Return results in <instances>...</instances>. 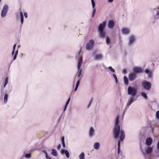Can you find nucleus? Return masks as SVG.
Returning a JSON list of instances; mask_svg holds the SVG:
<instances>
[{
	"instance_id": "f257e3e1",
	"label": "nucleus",
	"mask_w": 159,
	"mask_h": 159,
	"mask_svg": "<svg viewBox=\"0 0 159 159\" xmlns=\"http://www.w3.org/2000/svg\"><path fill=\"white\" fill-rule=\"evenodd\" d=\"M119 116H117L116 119L115 125L113 130V137L115 139H117L119 137L120 139L118 141V147L117 149L118 153L120 152V141H122L125 138V133L124 131L120 129L119 125Z\"/></svg>"
},
{
	"instance_id": "f03ea898",
	"label": "nucleus",
	"mask_w": 159,
	"mask_h": 159,
	"mask_svg": "<svg viewBox=\"0 0 159 159\" xmlns=\"http://www.w3.org/2000/svg\"><path fill=\"white\" fill-rule=\"evenodd\" d=\"M106 25V22L104 21L102 24H100L98 27V31L100 36L101 38H104L105 37V33L104 29Z\"/></svg>"
},
{
	"instance_id": "7ed1b4c3",
	"label": "nucleus",
	"mask_w": 159,
	"mask_h": 159,
	"mask_svg": "<svg viewBox=\"0 0 159 159\" xmlns=\"http://www.w3.org/2000/svg\"><path fill=\"white\" fill-rule=\"evenodd\" d=\"M137 89L136 87L129 86L128 88V94L129 95H131V97H134L137 93Z\"/></svg>"
},
{
	"instance_id": "20e7f679",
	"label": "nucleus",
	"mask_w": 159,
	"mask_h": 159,
	"mask_svg": "<svg viewBox=\"0 0 159 159\" xmlns=\"http://www.w3.org/2000/svg\"><path fill=\"white\" fill-rule=\"evenodd\" d=\"M142 85L144 89L148 90L151 88V84L150 82L144 80L142 82Z\"/></svg>"
},
{
	"instance_id": "39448f33",
	"label": "nucleus",
	"mask_w": 159,
	"mask_h": 159,
	"mask_svg": "<svg viewBox=\"0 0 159 159\" xmlns=\"http://www.w3.org/2000/svg\"><path fill=\"white\" fill-rule=\"evenodd\" d=\"M94 43L93 40L91 39L89 40V42L87 43L86 45V49L87 50H89L92 49Z\"/></svg>"
},
{
	"instance_id": "423d86ee",
	"label": "nucleus",
	"mask_w": 159,
	"mask_h": 159,
	"mask_svg": "<svg viewBox=\"0 0 159 159\" xmlns=\"http://www.w3.org/2000/svg\"><path fill=\"white\" fill-rule=\"evenodd\" d=\"M8 9V6L7 5H4L1 12V16L2 17H4L6 16Z\"/></svg>"
},
{
	"instance_id": "0eeeda50",
	"label": "nucleus",
	"mask_w": 159,
	"mask_h": 159,
	"mask_svg": "<svg viewBox=\"0 0 159 159\" xmlns=\"http://www.w3.org/2000/svg\"><path fill=\"white\" fill-rule=\"evenodd\" d=\"M136 99L134 98V97H130L129 98L128 102L127 103L126 109H127L128 108L131 104Z\"/></svg>"
},
{
	"instance_id": "6e6552de",
	"label": "nucleus",
	"mask_w": 159,
	"mask_h": 159,
	"mask_svg": "<svg viewBox=\"0 0 159 159\" xmlns=\"http://www.w3.org/2000/svg\"><path fill=\"white\" fill-rule=\"evenodd\" d=\"M135 40V37L133 35L130 36L128 39V44L129 46H130L133 44Z\"/></svg>"
},
{
	"instance_id": "1a4fd4ad",
	"label": "nucleus",
	"mask_w": 159,
	"mask_h": 159,
	"mask_svg": "<svg viewBox=\"0 0 159 159\" xmlns=\"http://www.w3.org/2000/svg\"><path fill=\"white\" fill-rule=\"evenodd\" d=\"M159 12V8H156L153 10V16L155 19H157L158 18V13Z\"/></svg>"
},
{
	"instance_id": "9d476101",
	"label": "nucleus",
	"mask_w": 159,
	"mask_h": 159,
	"mask_svg": "<svg viewBox=\"0 0 159 159\" xmlns=\"http://www.w3.org/2000/svg\"><path fill=\"white\" fill-rule=\"evenodd\" d=\"M133 70L134 73L135 74L141 73L142 71V69L138 67H136L133 68Z\"/></svg>"
},
{
	"instance_id": "9b49d317",
	"label": "nucleus",
	"mask_w": 159,
	"mask_h": 159,
	"mask_svg": "<svg viewBox=\"0 0 159 159\" xmlns=\"http://www.w3.org/2000/svg\"><path fill=\"white\" fill-rule=\"evenodd\" d=\"M152 148L151 147H148L146 149L145 151L146 152H143V155L145 156L146 154H150L152 151Z\"/></svg>"
},
{
	"instance_id": "f8f14e48",
	"label": "nucleus",
	"mask_w": 159,
	"mask_h": 159,
	"mask_svg": "<svg viewBox=\"0 0 159 159\" xmlns=\"http://www.w3.org/2000/svg\"><path fill=\"white\" fill-rule=\"evenodd\" d=\"M91 2L92 5L93 7V9L92 16L93 17L94 15L95 14L96 9L95 8H94L95 7V2L94 1L95 0H91Z\"/></svg>"
},
{
	"instance_id": "ddd939ff",
	"label": "nucleus",
	"mask_w": 159,
	"mask_h": 159,
	"mask_svg": "<svg viewBox=\"0 0 159 159\" xmlns=\"http://www.w3.org/2000/svg\"><path fill=\"white\" fill-rule=\"evenodd\" d=\"M152 142V139L150 137L147 138L146 140V144L148 146H150Z\"/></svg>"
},
{
	"instance_id": "4468645a",
	"label": "nucleus",
	"mask_w": 159,
	"mask_h": 159,
	"mask_svg": "<svg viewBox=\"0 0 159 159\" xmlns=\"http://www.w3.org/2000/svg\"><path fill=\"white\" fill-rule=\"evenodd\" d=\"M114 26V22L113 20H109L108 24V27L110 29H112L113 28Z\"/></svg>"
},
{
	"instance_id": "2eb2a0df",
	"label": "nucleus",
	"mask_w": 159,
	"mask_h": 159,
	"mask_svg": "<svg viewBox=\"0 0 159 159\" xmlns=\"http://www.w3.org/2000/svg\"><path fill=\"white\" fill-rule=\"evenodd\" d=\"M136 78V75L134 73H130L129 76V79L130 81L134 80Z\"/></svg>"
},
{
	"instance_id": "dca6fc26",
	"label": "nucleus",
	"mask_w": 159,
	"mask_h": 159,
	"mask_svg": "<svg viewBox=\"0 0 159 159\" xmlns=\"http://www.w3.org/2000/svg\"><path fill=\"white\" fill-rule=\"evenodd\" d=\"M94 130L92 127H90L89 131V136L92 137L94 135Z\"/></svg>"
},
{
	"instance_id": "f3484780",
	"label": "nucleus",
	"mask_w": 159,
	"mask_h": 159,
	"mask_svg": "<svg viewBox=\"0 0 159 159\" xmlns=\"http://www.w3.org/2000/svg\"><path fill=\"white\" fill-rule=\"evenodd\" d=\"M60 152L62 154H63L64 152L67 158H69L70 156L69 153L67 150H61Z\"/></svg>"
},
{
	"instance_id": "a211bd4d",
	"label": "nucleus",
	"mask_w": 159,
	"mask_h": 159,
	"mask_svg": "<svg viewBox=\"0 0 159 159\" xmlns=\"http://www.w3.org/2000/svg\"><path fill=\"white\" fill-rule=\"evenodd\" d=\"M94 59L96 60H99L102 59V55L101 54H97L94 56Z\"/></svg>"
},
{
	"instance_id": "6ab92c4d",
	"label": "nucleus",
	"mask_w": 159,
	"mask_h": 159,
	"mask_svg": "<svg viewBox=\"0 0 159 159\" xmlns=\"http://www.w3.org/2000/svg\"><path fill=\"white\" fill-rule=\"evenodd\" d=\"M144 72L145 73L148 75V77L151 78L152 76V72L150 70L148 69H146Z\"/></svg>"
},
{
	"instance_id": "aec40b11",
	"label": "nucleus",
	"mask_w": 159,
	"mask_h": 159,
	"mask_svg": "<svg viewBox=\"0 0 159 159\" xmlns=\"http://www.w3.org/2000/svg\"><path fill=\"white\" fill-rule=\"evenodd\" d=\"M129 32V30L127 28H124L122 30V33L123 34H127Z\"/></svg>"
},
{
	"instance_id": "412c9836",
	"label": "nucleus",
	"mask_w": 159,
	"mask_h": 159,
	"mask_svg": "<svg viewBox=\"0 0 159 159\" xmlns=\"http://www.w3.org/2000/svg\"><path fill=\"white\" fill-rule=\"evenodd\" d=\"M100 146V144L96 142L94 143L93 147L96 150L99 149Z\"/></svg>"
},
{
	"instance_id": "4be33fe9",
	"label": "nucleus",
	"mask_w": 159,
	"mask_h": 159,
	"mask_svg": "<svg viewBox=\"0 0 159 159\" xmlns=\"http://www.w3.org/2000/svg\"><path fill=\"white\" fill-rule=\"evenodd\" d=\"M52 154L55 156H56L57 155L58 153L57 151L54 149H53L52 150Z\"/></svg>"
},
{
	"instance_id": "5701e85b",
	"label": "nucleus",
	"mask_w": 159,
	"mask_h": 159,
	"mask_svg": "<svg viewBox=\"0 0 159 159\" xmlns=\"http://www.w3.org/2000/svg\"><path fill=\"white\" fill-rule=\"evenodd\" d=\"M84 152H82L79 156V159H84Z\"/></svg>"
},
{
	"instance_id": "b1692460",
	"label": "nucleus",
	"mask_w": 159,
	"mask_h": 159,
	"mask_svg": "<svg viewBox=\"0 0 159 159\" xmlns=\"http://www.w3.org/2000/svg\"><path fill=\"white\" fill-rule=\"evenodd\" d=\"M123 79L125 84L126 85L128 84V80L126 76H124Z\"/></svg>"
},
{
	"instance_id": "393cba45",
	"label": "nucleus",
	"mask_w": 159,
	"mask_h": 159,
	"mask_svg": "<svg viewBox=\"0 0 159 159\" xmlns=\"http://www.w3.org/2000/svg\"><path fill=\"white\" fill-rule=\"evenodd\" d=\"M70 98H69L68 100H67L66 103V104H65V107H64V111H65V110L66 109V107H67V106L68 105V104L69 102L70 101Z\"/></svg>"
},
{
	"instance_id": "a878e982",
	"label": "nucleus",
	"mask_w": 159,
	"mask_h": 159,
	"mask_svg": "<svg viewBox=\"0 0 159 159\" xmlns=\"http://www.w3.org/2000/svg\"><path fill=\"white\" fill-rule=\"evenodd\" d=\"M141 95L145 99H147V96L146 94L144 92H142L141 93Z\"/></svg>"
},
{
	"instance_id": "bb28decb",
	"label": "nucleus",
	"mask_w": 159,
	"mask_h": 159,
	"mask_svg": "<svg viewBox=\"0 0 159 159\" xmlns=\"http://www.w3.org/2000/svg\"><path fill=\"white\" fill-rule=\"evenodd\" d=\"M8 99V95L7 94H6L4 97V102L6 104L7 101Z\"/></svg>"
},
{
	"instance_id": "cd10ccee",
	"label": "nucleus",
	"mask_w": 159,
	"mask_h": 159,
	"mask_svg": "<svg viewBox=\"0 0 159 159\" xmlns=\"http://www.w3.org/2000/svg\"><path fill=\"white\" fill-rule=\"evenodd\" d=\"M81 61H78V70H80V67L81 66V64H82Z\"/></svg>"
},
{
	"instance_id": "c85d7f7f",
	"label": "nucleus",
	"mask_w": 159,
	"mask_h": 159,
	"mask_svg": "<svg viewBox=\"0 0 159 159\" xmlns=\"http://www.w3.org/2000/svg\"><path fill=\"white\" fill-rule=\"evenodd\" d=\"M106 43L107 44L109 45L110 43V39L108 37H107L106 38Z\"/></svg>"
},
{
	"instance_id": "c756f323",
	"label": "nucleus",
	"mask_w": 159,
	"mask_h": 159,
	"mask_svg": "<svg viewBox=\"0 0 159 159\" xmlns=\"http://www.w3.org/2000/svg\"><path fill=\"white\" fill-rule=\"evenodd\" d=\"M25 157L27 158H30L31 157V154L30 153H26L25 154Z\"/></svg>"
},
{
	"instance_id": "7c9ffc66",
	"label": "nucleus",
	"mask_w": 159,
	"mask_h": 159,
	"mask_svg": "<svg viewBox=\"0 0 159 159\" xmlns=\"http://www.w3.org/2000/svg\"><path fill=\"white\" fill-rule=\"evenodd\" d=\"M108 69L112 72L115 73V71L112 68L111 66H110L108 68Z\"/></svg>"
},
{
	"instance_id": "2f4dec72",
	"label": "nucleus",
	"mask_w": 159,
	"mask_h": 159,
	"mask_svg": "<svg viewBox=\"0 0 159 159\" xmlns=\"http://www.w3.org/2000/svg\"><path fill=\"white\" fill-rule=\"evenodd\" d=\"M8 78L7 77L5 79V82L4 83V88H5V87L6 86L8 82Z\"/></svg>"
},
{
	"instance_id": "473e14b6",
	"label": "nucleus",
	"mask_w": 159,
	"mask_h": 159,
	"mask_svg": "<svg viewBox=\"0 0 159 159\" xmlns=\"http://www.w3.org/2000/svg\"><path fill=\"white\" fill-rule=\"evenodd\" d=\"M79 70V72L78 73L77 77H79L80 76V75L81 74V73L82 69L80 68V70Z\"/></svg>"
},
{
	"instance_id": "72a5a7b5",
	"label": "nucleus",
	"mask_w": 159,
	"mask_h": 159,
	"mask_svg": "<svg viewBox=\"0 0 159 159\" xmlns=\"http://www.w3.org/2000/svg\"><path fill=\"white\" fill-rule=\"evenodd\" d=\"M113 76L114 78L115 79V81H116V82L117 83H118V80H117V77L116 76V75L114 74L113 75Z\"/></svg>"
},
{
	"instance_id": "f704fd0d",
	"label": "nucleus",
	"mask_w": 159,
	"mask_h": 159,
	"mask_svg": "<svg viewBox=\"0 0 159 159\" xmlns=\"http://www.w3.org/2000/svg\"><path fill=\"white\" fill-rule=\"evenodd\" d=\"M20 20H23L24 19V16L23 13L22 12H20Z\"/></svg>"
},
{
	"instance_id": "c9c22d12",
	"label": "nucleus",
	"mask_w": 159,
	"mask_h": 159,
	"mask_svg": "<svg viewBox=\"0 0 159 159\" xmlns=\"http://www.w3.org/2000/svg\"><path fill=\"white\" fill-rule=\"evenodd\" d=\"M156 117L158 119H159V111H157L156 113Z\"/></svg>"
},
{
	"instance_id": "e433bc0d",
	"label": "nucleus",
	"mask_w": 159,
	"mask_h": 159,
	"mask_svg": "<svg viewBox=\"0 0 159 159\" xmlns=\"http://www.w3.org/2000/svg\"><path fill=\"white\" fill-rule=\"evenodd\" d=\"M155 156L156 157H159V152H156L155 154Z\"/></svg>"
},
{
	"instance_id": "4c0bfd02",
	"label": "nucleus",
	"mask_w": 159,
	"mask_h": 159,
	"mask_svg": "<svg viewBox=\"0 0 159 159\" xmlns=\"http://www.w3.org/2000/svg\"><path fill=\"white\" fill-rule=\"evenodd\" d=\"M61 148V144H59L57 146V149L58 150H59Z\"/></svg>"
},
{
	"instance_id": "58836bf2",
	"label": "nucleus",
	"mask_w": 159,
	"mask_h": 159,
	"mask_svg": "<svg viewBox=\"0 0 159 159\" xmlns=\"http://www.w3.org/2000/svg\"><path fill=\"white\" fill-rule=\"evenodd\" d=\"M61 141L62 143L65 142H64V137H62L61 138Z\"/></svg>"
},
{
	"instance_id": "ea45409f",
	"label": "nucleus",
	"mask_w": 159,
	"mask_h": 159,
	"mask_svg": "<svg viewBox=\"0 0 159 159\" xmlns=\"http://www.w3.org/2000/svg\"><path fill=\"white\" fill-rule=\"evenodd\" d=\"M24 16L25 18H27V14L26 12H25L24 13Z\"/></svg>"
},
{
	"instance_id": "a19ab883",
	"label": "nucleus",
	"mask_w": 159,
	"mask_h": 159,
	"mask_svg": "<svg viewBox=\"0 0 159 159\" xmlns=\"http://www.w3.org/2000/svg\"><path fill=\"white\" fill-rule=\"evenodd\" d=\"M16 44H15L13 46V50H15V48H16Z\"/></svg>"
},
{
	"instance_id": "79ce46f5",
	"label": "nucleus",
	"mask_w": 159,
	"mask_h": 159,
	"mask_svg": "<svg viewBox=\"0 0 159 159\" xmlns=\"http://www.w3.org/2000/svg\"><path fill=\"white\" fill-rule=\"evenodd\" d=\"M62 143L63 148H65V142Z\"/></svg>"
},
{
	"instance_id": "37998d69",
	"label": "nucleus",
	"mask_w": 159,
	"mask_h": 159,
	"mask_svg": "<svg viewBox=\"0 0 159 159\" xmlns=\"http://www.w3.org/2000/svg\"><path fill=\"white\" fill-rule=\"evenodd\" d=\"M17 55H16V54L14 55V58H13L14 60H15L16 59V57H17Z\"/></svg>"
},
{
	"instance_id": "c03bdc74",
	"label": "nucleus",
	"mask_w": 159,
	"mask_h": 159,
	"mask_svg": "<svg viewBox=\"0 0 159 159\" xmlns=\"http://www.w3.org/2000/svg\"><path fill=\"white\" fill-rule=\"evenodd\" d=\"M157 148L159 150V141L158 142L157 145Z\"/></svg>"
},
{
	"instance_id": "a18cd8bd",
	"label": "nucleus",
	"mask_w": 159,
	"mask_h": 159,
	"mask_svg": "<svg viewBox=\"0 0 159 159\" xmlns=\"http://www.w3.org/2000/svg\"><path fill=\"white\" fill-rule=\"evenodd\" d=\"M114 0H108V2L109 3L112 2Z\"/></svg>"
},
{
	"instance_id": "49530a36",
	"label": "nucleus",
	"mask_w": 159,
	"mask_h": 159,
	"mask_svg": "<svg viewBox=\"0 0 159 159\" xmlns=\"http://www.w3.org/2000/svg\"><path fill=\"white\" fill-rule=\"evenodd\" d=\"M80 80H78L76 82V84L79 85V84H80Z\"/></svg>"
},
{
	"instance_id": "de8ad7c7",
	"label": "nucleus",
	"mask_w": 159,
	"mask_h": 159,
	"mask_svg": "<svg viewBox=\"0 0 159 159\" xmlns=\"http://www.w3.org/2000/svg\"><path fill=\"white\" fill-rule=\"evenodd\" d=\"M24 20H20V22L21 24H22L23 23Z\"/></svg>"
},
{
	"instance_id": "09e8293b",
	"label": "nucleus",
	"mask_w": 159,
	"mask_h": 159,
	"mask_svg": "<svg viewBox=\"0 0 159 159\" xmlns=\"http://www.w3.org/2000/svg\"><path fill=\"white\" fill-rule=\"evenodd\" d=\"M82 48H80V50L79 51V54L80 52H81V50H82Z\"/></svg>"
},
{
	"instance_id": "8fccbe9b",
	"label": "nucleus",
	"mask_w": 159,
	"mask_h": 159,
	"mask_svg": "<svg viewBox=\"0 0 159 159\" xmlns=\"http://www.w3.org/2000/svg\"><path fill=\"white\" fill-rule=\"evenodd\" d=\"M126 70H123V72L124 73H126Z\"/></svg>"
},
{
	"instance_id": "3c124183",
	"label": "nucleus",
	"mask_w": 159,
	"mask_h": 159,
	"mask_svg": "<svg viewBox=\"0 0 159 159\" xmlns=\"http://www.w3.org/2000/svg\"><path fill=\"white\" fill-rule=\"evenodd\" d=\"M45 154L46 155V158H47L48 156L47 152H46V153H45Z\"/></svg>"
},
{
	"instance_id": "603ef678",
	"label": "nucleus",
	"mask_w": 159,
	"mask_h": 159,
	"mask_svg": "<svg viewBox=\"0 0 159 159\" xmlns=\"http://www.w3.org/2000/svg\"><path fill=\"white\" fill-rule=\"evenodd\" d=\"M45 154L46 155V158H47L48 156L47 152H46V153H45Z\"/></svg>"
},
{
	"instance_id": "864d4df0",
	"label": "nucleus",
	"mask_w": 159,
	"mask_h": 159,
	"mask_svg": "<svg viewBox=\"0 0 159 159\" xmlns=\"http://www.w3.org/2000/svg\"><path fill=\"white\" fill-rule=\"evenodd\" d=\"M18 50H17L16 51V52L15 53V54H16V55H17V54H18Z\"/></svg>"
},
{
	"instance_id": "5fc2aeb1",
	"label": "nucleus",
	"mask_w": 159,
	"mask_h": 159,
	"mask_svg": "<svg viewBox=\"0 0 159 159\" xmlns=\"http://www.w3.org/2000/svg\"><path fill=\"white\" fill-rule=\"evenodd\" d=\"M14 51H15V50H13L12 52V55H13L14 54Z\"/></svg>"
},
{
	"instance_id": "6e6d98bb",
	"label": "nucleus",
	"mask_w": 159,
	"mask_h": 159,
	"mask_svg": "<svg viewBox=\"0 0 159 159\" xmlns=\"http://www.w3.org/2000/svg\"><path fill=\"white\" fill-rule=\"evenodd\" d=\"M42 152L44 153L45 154L46 153V152H47L45 150H43L42 151Z\"/></svg>"
},
{
	"instance_id": "4d7b16f0",
	"label": "nucleus",
	"mask_w": 159,
	"mask_h": 159,
	"mask_svg": "<svg viewBox=\"0 0 159 159\" xmlns=\"http://www.w3.org/2000/svg\"><path fill=\"white\" fill-rule=\"evenodd\" d=\"M77 89H78V88L75 87V91H76Z\"/></svg>"
},
{
	"instance_id": "13d9d810",
	"label": "nucleus",
	"mask_w": 159,
	"mask_h": 159,
	"mask_svg": "<svg viewBox=\"0 0 159 159\" xmlns=\"http://www.w3.org/2000/svg\"><path fill=\"white\" fill-rule=\"evenodd\" d=\"M46 159H52L51 158L49 157H48H48L47 158H46Z\"/></svg>"
},
{
	"instance_id": "bf43d9fd",
	"label": "nucleus",
	"mask_w": 159,
	"mask_h": 159,
	"mask_svg": "<svg viewBox=\"0 0 159 159\" xmlns=\"http://www.w3.org/2000/svg\"><path fill=\"white\" fill-rule=\"evenodd\" d=\"M79 61H82V57H80Z\"/></svg>"
},
{
	"instance_id": "052dcab7",
	"label": "nucleus",
	"mask_w": 159,
	"mask_h": 159,
	"mask_svg": "<svg viewBox=\"0 0 159 159\" xmlns=\"http://www.w3.org/2000/svg\"><path fill=\"white\" fill-rule=\"evenodd\" d=\"M93 98H92L91 99V100H90V102H92V100H93Z\"/></svg>"
},
{
	"instance_id": "680f3d73",
	"label": "nucleus",
	"mask_w": 159,
	"mask_h": 159,
	"mask_svg": "<svg viewBox=\"0 0 159 159\" xmlns=\"http://www.w3.org/2000/svg\"><path fill=\"white\" fill-rule=\"evenodd\" d=\"M79 86V85H77L76 84L75 87H77V88H78V87Z\"/></svg>"
},
{
	"instance_id": "e2e57ef3",
	"label": "nucleus",
	"mask_w": 159,
	"mask_h": 159,
	"mask_svg": "<svg viewBox=\"0 0 159 159\" xmlns=\"http://www.w3.org/2000/svg\"><path fill=\"white\" fill-rule=\"evenodd\" d=\"M90 106V105L89 104V105L88 106L87 108H89V107Z\"/></svg>"
},
{
	"instance_id": "0e129e2a",
	"label": "nucleus",
	"mask_w": 159,
	"mask_h": 159,
	"mask_svg": "<svg viewBox=\"0 0 159 159\" xmlns=\"http://www.w3.org/2000/svg\"><path fill=\"white\" fill-rule=\"evenodd\" d=\"M91 103H92L91 102H90L89 103V104L90 105V104H91Z\"/></svg>"
},
{
	"instance_id": "69168bd1",
	"label": "nucleus",
	"mask_w": 159,
	"mask_h": 159,
	"mask_svg": "<svg viewBox=\"0 0 159 159\" xmlns=\"http://www.w3.org/2000/svg\"><path fill=\"white\" fill-rule=\"evenodd\" d=\"M150 159H152V156H151V157H150Z\"/></svg>"
},
{
	"instance_id": "338daca9",
	"label": "nucleus",
	"mask_w": 159,
	"mask_h": 159,
	"mask_svg": "<svg viewBox=\"0 0 159 159\" xmlns=\"http://www.w3.org/2000/svg\"><path fill=\"white\" fill-rule=\"evenodd\" d=\"M1 0H0V2H1Z\"/></svg>"
}]
</instances>
